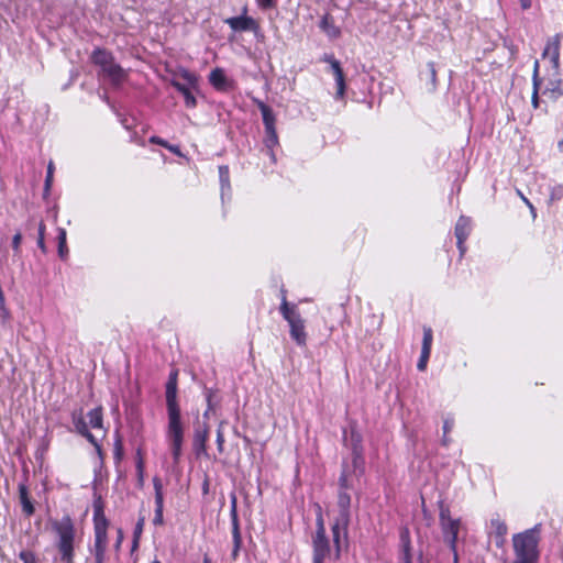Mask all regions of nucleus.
<instances>
[{"label":"nucleus","mask_w":563,"mask_h":563,"mask_svg":"<svg viewBox=\"0 0 563 563\" xmlns=\"http://www.w3.org/2000/svg\"><path fill=\"white\" fill-rule=\"evenodd\" d=\"M322 60L330 64L332 74L334 76L336 82L335 98L342 99L345 93V78L340 62L335 59L332 55L327 54L323 56Z\"/></svg>","instance_id":"nucleus-7"},{"label":"nucleus","mask_w":563,"mask_h":563,"mask_svg":"<svg viewBox=\"0 0 563 563\" xmlns=\"http://www.w3.org/2000/svg\"><path fill=\"white\" fill-rule=\"evenodd\" d=\"M209 80L217 89H224L227 85V76L221 68L213 69L209 75Z\"/></svg>","instance_id":"nucleus-28"},{"label":"nucleus","mask_w":563,"mask_h":563,"mask_svg":"<svg viewBox=\"0 0 563 563\" xmlns=\"http://www.w3.org/2000/svg\"><path fill=\"white\" fill-rule=\"evenodd\" d=\"M230 514H231L232 525H233V539H234L233 555L235 556L239 551L240 544H241V536H240V530H239L236 496L235 495L231 496Z\"/></svg>","instance_id":"nucleus-15"},{"label":"nucleus","mask_w":563,"mask_h":563,"mask_svg":"<svg viewBox=\"0 0 563 563\" xmlns=\"http://www.w3.org/2000/svg\"><path fill=\"white\" fill-rule=\"evenodd\" d=\"M19 559L23 563H37L35 554L31 551H21L19 554Z\"/></svg>","instance_id":"nucleus-35"},{"label":"nucleus","mask_w":563,"mask_h":563,"mask_svg":"<svg viewBox=\"0 0 563 563\" xmlns=\"http://www.w3.org/2000/svg\"><path fill=\"white\" fill-rule=\"evenodd\" d=\"M57 240H58V255L62 258H65L67 253H68V249L66 246V231H65V229H63V228L58 229Z\"/></svg>","instance_id":"nucleus-32"},{"label":"nucleus","mask_w":563,"mask_h":563,"mask_svg":"<svg viewBox=\"0 0 563 563\" xmlns=\"http://www.w3.org/2000/svg\"><path fill=\"white\" fill-rule=\"evenodd\" d=\"M121 540H122V533H121V531H119V539L117 540L118 548L120 547Z\"/></svg>","instance_id":"nucleus-58"},{"label":"nucleus","mask_w":563,"mask_h":563,"mask_svg":"<svg viewBox=\"0 0 563 563\" xmlns=\"http://www.w3.org/2000/svg\"><path fill=\"white\" fill-rule=\"evenodd\" d=\"M137 468H139V472H140V476L142 477V470H143V463L142 461L139 462L137 464Z\"/></svg>","instance_id":"nucleus-57"},{"label":"nucleus","mask_w":563,"mask_h":563,"mask_svg":"<svg viewBox=\"0 0 563 563\" xmlns=\"http://www.w3.org/2000/svg\"><path fill=\"white\" fill-rule=\"evenodd\" d=\"M400 540H401L400 563H412L411 555H410V539H409V532L407 529H405L401 532Z\"/></svg>","instance_id":"nucleus-27"},{"label":"nucleus","mask_w":563,"mask_h":563,"mask_svg":"<svg viewBox=\"0 0 563 563\" xmlns=\"http://www.w3.org/2000/svg\"><path fill=\"white\" fill-rule=\"evenodd\" d=\"M319 26L330 38H336L341 34L340 29L335 26L333 18L330 14L323 15Z\"/></svg>","instance_id":"nucleus-19"},{"label":"nucleus","mask_w":563,"mask_h":563,"mask_svg":"<svg viewBox=\"0 0 563 563\" xmlns=\"http://www.w3.org/2000/svg\"><path fill=\"white\" fill-rule=\"evenodd\" d=\"M93 64L100 67L99 77L107 80L112 87L119 88L128 78V71L115 63L113 55L101 48L92 52Z\"/></svg>","instance_id":"nucleus-4"},{"label":"nucleus","mask_w":563,"mask_h":563,"mask_svg":"<svg viewBox=\"0 0 563 563\" xmlns=\"http://www.w3.org/2000/svg\"><path fill=\"white\" fill-rule=\"evenodd\" d=\"M313 563H324L325 559L331 555V548L327 537H313Z\"/></svg>","instance_id":"nucleus-10"},{"label":"nucleus","mask_w":563,"mask_h":563,"mask_svg":"<svg viewBox=\"0 0 563 563\" xmlns=\"http://www.w3.org/2000/svg\"><path fill=\"white\" fill-rule=\"evenodd\" d=\"M354 453H355V455H356V456L354 457V462H356V461H357V456H358V453L356 452V449H354Z\"/></svg>","instance_id":"nucleus-60"},{"label":"nucleus","mask_w":563,"mask_h":563,"mask_svg":"<svg viewBox=\"0 0 563 563\" xmlns=\"http://www.w3.org/2000/svg\"><path fill=\"white\" fill-rule=\"evenodd\" d=\"M87 417L89 419L90 428L95 429L103 437L104 429H103L102 409L100 407L95 408L88 412Z\"/></svg>","instance_id":"nucleus-22"},{"label":"nucleus","mask_w":563,"mask_h":563,"mask_svg":"<svg viewBox=\"0 0 563 563\" xmlns=\"http://www.w3.org/2000/svg\"><path fill=\"white\" fill-rule=\"evenodd\" d=\"M19 494H20V499H21V503H22L23 511L27 516L33 515L34 507H33L32 503L29 499V496H27L29 493H27V488H26L25 485H20L19 486Z\"/></svg>","instance_id":"nucleus-30"},{"label":"nucleus","mask_w":563,"mask_h":563,"mask_svg":"<svg viewBox=\"0 0 563 563\" xmlns=\"http://www.w3.org/2000/svg\"><path fill=\"white\" fill-rule=\"evenodd\" d=\"M453 419L446 418L443 422V433L448 434L453 428Z\"/></svg>","instance_id":"nucleus-44"},{"label":"nucleus","mask_w":563,"mask_h":563,"mask_svg":"<svg viewBox=\"0 0 563 563\" xmlns=\"http://www.w3.org/2000/svg\"><path fill=\"white\" fill-rule=\"evenodd\" d=\"M208 434H209V430L206 424H203L201 428L199 427L195 430L194 448H195L197 454L206 452V443L208 440Z\"/></svg>","instance_id":"nucleus-17"},{"label":"nucleus","mask_w":563,"mask_h":563,"mask_svg":"<svg viewBox=\"0 0 563 563\" xmlns=\"http://www.w3.org/2000/svg\"><path fill=\"white\" fill-rule=\"evenodd\" d=\"M173 86L184 96L185 103L188 108H194L196 106V98L189 87L178 81H174Z\"/></svg>","instance_id":"nucleus-29"},{"label":"nucleus","mask_w":563,"mask_h":563,"mask_svg":"<svg viewBox=\"0 0 563 563\" xmlns=\"http://www.w3.org/2000/svg\"><path fill=\"white\" fill-rule=\"evenodd\" d=\"M532 81H533V91L531 97V102L534 108L539 107V91L542 88L543 79L539 76V62H534L533 66V75H532Z\"/></svg>","instance_id":"nucleus-21"},{"label":"nucleus","mask_w":563,"mask_h":563,"mask_svg":"<svg viewBox=\"0 0 563 563\" xmlns=\"http://www.w3.org/2000/svg\"><path fill=\"white\" fill-rule=\"evenodd\" d=\"M428 67V77L430 79L429 91H434L437 86V70L434 63L430 62L427 64Z\"/></svg>","instance_id":"nucleus-33"},{"label":"nucleus","mask_w":563,"mask_h":563,"mask_svg":"<svg viewBox=\"0 0 563 563\" xmlns=\"http://www.w3.org/2000/svg\"><path fill=\"white\" fill-rule=\"evenodd\" d=\"M165 148H167L168 151H170L172 153H174L178 156H181V152L177 145H172V144L167 143V146H165Z\"/></svg>","instance_id":"nucleus-49"},{"label":"nucleus","mask_w":563,"mask_h":563,"mask_svg":"<svg viewBox=\"0 0 563 563\" xmlns=\"http://www.w3.org/2000/svg\"><path fill=\"white\" fill-rule=\"evenodd\" d=\"M184 78H185V79H187V81H188L190 85H195V84H196V81H197L196 76H195V75H192V74H190V73H188V71H186V73L184 74Z\"/></svg>","instance_id":"nucleus-50"},{"label":"nucleus","mask_w":563,"mask_h":563,"mask_svg":"<svg viewBox=\"0 0 563 563\" xmlns=\"http://www.w3.org/2000/svg\"><path fill=\"white\" fill-rule=\"evenodd\" d=\"M440 525L453 520L450 514L449 507L441 505L440 506V514H439Z\"/></svg>","instance_id":"nucleus-37"},{"label":"nucleus","mask_w":563,"mask_h":563,"mask_svg":"<svg viewBox=\"0 0 563 563\" xmlns=\"http://www.w3.org/2000/svg\"><path fill=\"white\" fill-rule=\"evenodd\" d=\"M444 541L449 544L450 549L454 553V560H457L456 554V542H457V536L461 528V520L460 519H453L451 521H446L442 525H440Z\"/></svg>","instance_id":"nucleus-6"},{"label":"nucleus","mask_w":563,"mask_h":563,"mask_svg":"<svg viewBox=\"0 0 563 563\" xmlns=\"http://www.w3.org/2000/svg\"><path fill=\"white\" fill-rule=\"evenodd\" d=\"M51 528L55 534V545L63 563H74L76 528L69 516L51 520Z\"/></svg>","instance_id":"nucleus-3"},{"label":"nucleus","mask_w":563,"mask_h":563,"mask_svg":"<svg viewBox=\"0 0 563 563\" xmlns=\"http://www.w3.org/2000/svg\"><path fill=\"white\" fill-rule=\"evenodd\" d=\"M543 79L541 92L552 101L558 100L563 95L562 80L559 70H553V77Z\"/></svg>","instance_id":"nucleus-8"},{"label":"nucleus","mask_w":563,"mask_h":563,"mask_svg":"<svg viewBox=\"0 0 563 563\" xmlns=\"http://www.w3.org/2000/svg\"><path fill=\"white\" fill-rule=\"evenodd\" d=\"M21 242H22V234H21V232H16L12 239V247H13L15 254H18L20 252Z\"/></svg>","instance_id":"nucleus-39"},{"label":"nucleus","mask_w":563,"mask_h":563,"mask_svg":"<svg viewBox=\"0 0 563 563\" xmlns=\"http://www.w3.org/2000/svg\"><path fill=\"white\" fill-rule=\"evenodd\" d=\"M313 537H325V528H324L323 519L321 517H319L317 519V531Z\"/></svg>","instance_id":"nucleus-40"},{"label":"nucleus","mask_w":563,"mask_h":563,"mask_svg":"<svg viewBox=\"0 0 563 563\" xmlns=\"http://www.w3.org/2000/svg\"><path fill=\"white\" fill-rule=\"evenodd\" d=\"M223 443H224L223 433L221 432V430H218V433H217V444H218V450L220 452L223 451Z\"/></svg>","instance_id":"nucleus-46"},{"label":"nucleus","mask_w":563,"mask_h":563,"mask_svg":"<svg viewBox=\"0 0 563 563\" xmlns=\"http://www.w3.org/2000/svg\"><path fill=\"white\" fill-rule=\"evenodd\" d=\"M153 485H154V490H155V506H156L153 523L156 526H162L164 523V519H163V508H164L163 484L158 477H154Z\"/></svg>","instance_id":"nucleus-11"},{"label":"nucleus","mask_w":563,"mask_h":563,"mask_svg":"<svg viewBox=\"0 0 563 563\" xmlns=\"http://www.w3.org/2000/svg\"><path fill=\"white\" fill-rule=\"evenodd\" d=\"M202 563H211V560L208 555H205Z\"/></svg>","instance_id":"nucleus-59"},{"label":"nucleus","mask_w":563,"mask_h":563,"mask_svg":"<svg viewBox=\"0 0 563 563\" xmlns=\"http://www.w3.org/2000/svg\"><path fill=\"white\" fill-rule=\"evenodd\" d=\"M166 405L168 415L166 440L174 464H178L184 442V428L180 419V408L177 402V373H172L166 384Z\"/></svg>","instance_id":"nucleus-1"},{"label":"nucleus","mask_w":563,"mask_h":563,"mask_svg":"<svg viewBox=\"0 0 563 563\" xmlns=\"http://www.w3.org/2000/svg\"><path fill=\"white\" fill-rule=\"evenodd\" d=\"M350 505L351 497L347 493L341 492L338 498V506L340 509L339 516L341 517V522L349 523L350 522Z\"/></svg>","instance_id":"nucleus-18"},{"label":"nucleus","mask_w":563,"mask_h":563,"mask_svg":"<svg viewBox=\"0 0 563 563\" xmlns=\"http://www.w3.org/2000/svg\"><path fill=\"white\" fill-rule=\"evenodd\" d=\"M339 482H340V486H341V488L346 489V488H349V487H350V485H349V483H347V476H346L345 472H343V473L341 474Z\"/></svg>","instance_id":"nucleus-48"},{"label":"nucleus","mask_w":563,"mask_h":563,"mask_svg":"<svg viewBox=\"0 0 563 563\" xmlns=\"http://www.w3.org/2000/svg\"><path fill=\"white\" fill-rule=\"evenodd\" d=\"M492 533L495 537V543L498 548L504 547L506 534L508 532L507 525L498 516L490 520Z\"/></svg>","instance_id":"nucleus-14"},{"label":"nucleus","mask_w":563,"mask_h":563,"mask_svg":"<svg viewBox=\"0 0 563 563\" xmlns=\"http://www.w3.org/2000/svg\"><path fill=\"white\" fill-rule=\"evenodd\" d=\"M432 338L433 336L431 328H423V340L421 350L431 351Z\"/></svg>","instance_id":"nucleus-34"},{"label":"nucleus","mask_w":563,"mask_h":563,"mask_svg":"<svg viewBox=\"0 0 563 563\" xmlns=\"http://www.w3.org/2000/svg\"><path fill=\"white\" fill-rule=\"evenodd\" d=\"M73 423L75 426L76 431L79 434L85 437L95 448H97L98 450L100 449V446L98 444L97 437L93 433L89 432L88 424L85 421V418L82 417L81 412H79V413L74 412L73 413Z\"/></svg>","instance_id":"nucleus-13"},{"label":"nucleus","mask_w":563,"mask_h":563,"mask_svg":"<svg viewBox=\"0 0 563 563\" xmlns=\"http://www.w3.org/2000/svg\"><path fill=\"white\" fill-rule=\"evenodd\" d=\"M143 525H144V518L140 519L136 523V527H135V530H134V544L133 547H137V538L141 534L142 532V529H143Z\"/></svg>","instance_id":"nucleus-41"},{"label":"nucleus","mask_w":563,"mask_h":563,"mask_svg":"<svg viewBox=\"0 0 563 563\" xmlns=\"http://www.w3.org/2000/svg\"><path fill=\"white\" fill-rule=\"evenodd\" d=\"M219 177L221 183V192L223 197L225 189L230 190V175L228 166L219 167Z\"/></svg>","instance_id":"nucleus-31"},{"label":"nucleus","mask_w":563,"mask_h":563,"mask_svg":"<svg viewBox=\"0 0 563 563\" xmlns=\"http://www.w3.org/2000/svg\"><path fill=\"white\" fill-rule=\"evenodd\" d=\"M53 173H54V164H53V162H49L48 166H47V175H46V179H45V189L46 190H48L52 185Z\"/></svg>","instance_id":"nucleus-38"},{"label":"nucleus","mask_w":563,"mask_h":563,"mask_svg":"<svg viewBox=\"0 0 563 563\" xmlns=\"http://www.w3.org/2000/svg\"><path fill=\"white\" fill-rule=\"evenodd\" d=\"M37 245H38V247L41 249V251L43 253H46V246H45V242H44V236H38Z\"/></svg>","instance_id":"nucleus-51"},{"label":"nucleus","mask_w":563,"mask_h":563,"mask_svg":"<svg viewBox=\"0 0 563 563\" xmlns=\"http://www.w3.org/2000/svg\"><path fill=\"white\" fill-rule=\"evenodd\" d=\"M517 194L522 199L523 203H526L529 207V209L532 213V217L536 218L537 214H536V210H534V207L532 206V203L525 197V195L520 190H517Z\"/></svg>","instance_id":"nucleus-42"},{"label":"nucleus","mask_w":563,"mask_h":563,"mask_svg":"<svg viewBox=\"0 0 563 563\" xmlns=\"http://www.w3.org/2000/svg\"><path fill=\"white\" fill-rule=\"evenodd\" d=\"M542 57H549L552 63V69L559 70L560 67V40L559 36H554L549 40L547 46L542 53Z\"/></svg>","instance_id":"nucleus-12"},{"label":"nucleus","mask_w":563,"mask_h":563,"mask_svg":"<svg viewBox=\"0 0 563 563\" xmlns=\"http://www.w3.org/2000/svg\"><path fill=\"white\" fill-rule=\"evenodd\" d=\"M93 523H95V538H99V537L108 538V536H107L108 520L104 517L101 507H95Z\"/></svg>","instance_id":"nucleus-16"},{"label":"nucleus","mask_w":563,"mask_h":563,"mask_svg":"<svg viewBox=\"0 0 563 563\" xmlns=\"http://www.w3.org/2000/svg\"><path fill=\"white\" fill-rule=\"evenodd\" d=\"M280 312L290 327V336L292 340H295L298 345H305L307 340L305 321L297 307L295 305L290 306L285 296H283L282 299Z\"/></svg>","instance_id":"nucleus-5"},{"label":"nucleus","mask_w":563,"mask_h":563,"mask_svg":"<svg viewBox=\"0 0 563 563\" xmlns=\"http://www.w3.org/2000/svg\"><path fill=\"white\" fill-rule=\"evenodd\" d=\"M520 1V5L522 9L527 10L531 7V1L530 0H519Z\"/></svg>","instance_id":"nucleus-53"},{"label":"nucleus","mask_w":563,"mask_h":563,"mask_svg":"<svg viewBox=\"0 0 563 563\" xmlns=\"http://www.w3.org/2000/svg\"><path fill=\"white\" fill-rule=\"evenodd\" d=\"M541 523L512 536L515 560L512 563H538Z\"/></svg>","instance_id":"nucleus-2"},{"label":"nucleus","mask_w":563,"mask_h":563,"mask_svg":"<svg viewBox=\"0 0 563 563\" xmlns=\"http://www.w3.org/2000/svg\"><path fill=\"white\" fill-rule=\"evenodd\" d=\"M258 4L263 9H271V8L275 7L276 1L275 0H258Z\"/></svg>","instance_id":"nucleus-45"},{"label":"nucleus","mask_w":563,"mask_h":563,"mask_svg":"<svg viewBox=\"0 0 563 563\" xmlns=\"http://www.w3.org/2000/svg\"><path fill=\"white\" fill-rule=\"evenodd\" d=\"M456 240L466 241L471 233V219L464 216H461L455 224L454 230Z\"/></svg>","instance_id":"nucleus-20"},{"label":"nucleus","mask_w":563,"mask_h":563,"mask_svg":"<svg viewBox=\"0 0 563 563\" xmlns=\"http://www.w3.org/2000/svg\"><path fill=\"white\" fill-rule=\"evenodd\" d=\"M107 544L108 538H95L93 548L91 550L95 555L93 563H104Z\"/></svg>","instance_id":"nucleus-23"},{"label":"nucleus","mask_w":563,"mask_h":563,"mask_svg":"<svg viewBox=\"0 0 563 563\" xmlns=\"http://www.w3.org/2000/svg\"><path fill=\"white\" fill-rule=\"evenodd\" d=\"M431 351L421 350V355L418 361L417 367L419 371H424L427 367L428 360L430 357Z\"/></svg>","instance_id":"nucleus-36"},{"label":"nucleus","mask_w":563,"mask_h":563,"mask_svg":"<svg viewBox=\"0 0 563 563\" xmlns=\"http://www.w3.org/2000/svg\"><path fill=\"white\" fill-rule=\"evenodd\" d=\"M45 234V224L43 222H41L38 224V236H44Z\"/></svg>","instance_id":"nucleus-54"},{"label":"nucleus","mask_w":563,"mask_h":563,"mask_svg":"<svg viewBox=\"0 0 563 563\" xmlns=\"http://www.w3.org/2000/svg\"><path fill=\"white\" fill-rule=\"evenodd\" d=\"M265 140H264V144L267 148V154L269 155L273 163L276 162V157H275V154L273 152V148L278 145V136H277V132H276V129H266L265 130Z\"/></svg>","instance_id":"nucleus-25"},{"label":"nucleus","mask_w":563,"mask_h":563,"mask_svg":"<svg viewBox=\"0 0 563 563\" xmlns=\"http://www.w3.org/2000/svg\"><path fill=\"white\" fill-rule=\"evenodd\" d=\"M224 23L235 32L256 31L258 29L257 22L247 15L228 18Z\"/></svg>","instance_id":"nucleus-9"},{"label":"nucleus","mask_w":563,"mask_h":563,"mask_svg":"<svg viewBox=\"0 0 563 563\" xmlns=\"http://www.w3.org/2000/svg\"><path fill=\"white\" fill-rule=\"evenodd\" d=\"M152 563H161V561L155 559V560L152 561Z\"/></svg>","instance_id":"nucleus-61"},{"label":"nucleus","mask_w":563,"mask_h":563,"mask_svg":"<svg viewBox=\"0 0 563 563\" xmlns=\"http://www.w3.org/2000/svg\"><path fill=\"white\" fill-rule=\"evenodd\" d=\"M464 242H465V241H461V242H460V240H457V249H459V251H460L461 256H463V255H464V253H465V251H466V247H465V245H464Z\"/></svg>","instance_id":"nucleus-52"},{"label":"nucleus","mask_w":563,"mask_h":563,"mask_svg":"<svg viewBox=\"0 0 563 563\" xmlns=\"http://www.w3.org/2000/svg\"><path fill=\"white\" fill-rule=\"evenodd\" d=\"M258 109L262 113L265 130L266 129H276L275 128L276 119H275V114H274L273 110L262 101L258 102Z\"/></svg>","instance_id":"nucleus-26"},{"label":"nucleus","mask_w":563,"mask_h":563,"mask_svg":"<svg viewBox=\"0 0 563 563\" xmlns=\"http://www.w3.org/2000/svg\"><path fill=\"white\" fill-rule=\"evenodd\" d=\"M150 142L153 143V144H158V145H161L163 147L167 146V143H168L167 141H165V140H163V139H161L158 136H151L150 137Z\"/></svg>","instance_id":"nucleus-47"},{"label":"nucleus","mask_w":563,"mask_h":563,"mask_svg":"<svg viewBox=\"0 0 563 563\" xmlns=\"http://www.w3.org/2000/svg\"><path fill=\"white\" fill-rule=\"evenodd\" d=\"M449 442H450V438L448 437V434L443 433V438H442L443 445H448Z\"/></svg>","instance_id":"nucleus-55"},{"label":"nucleus","mask_w":563,"mask_h":563,"mask_svg":"<svg viewBox=\"0 0 563 563\" xmlns=\"http://www.w3.org/2000/svg\"><path fill=\"white\" fill-rule=\"evenodd\" d=\"M347 525L349 523L341 522V517H338L335 519V522L332 526V536H333V541H334L335 548H336V555L340 552V541H341V538L342 537L343 538L346 537Z\"/></svg>","instance_id":"nucleus-24"},{"label":"nucleus","mask_w":563,"mask_h":563,"mask_svg":"<svg viewBox=\"0 0 563 563\" xmlns=\"http://www.w3.org/2000/svg\"><path fill=\"white\" fill-rule=\"evenodd\" d=\"M563 188L562 186H558L552 188L550 200L553 201L555 199H560L562 197Z\"/></svg>","instance_id":"nucleus-43"},{"label":"nucleus","mask_w":563,"mask_h":563,"mask_svg":"<svg viewBox=\"0 0 563 563\" xmlns=\"http://www.w3.org/2000/svg\"><path fill=\"white\" fill-rule=\"evenodd\" d=\"M3 305H4V295H3L2 289H0V307H2Z\"/></svg>","instance_id":"nucleus-56"}]
</instances>
